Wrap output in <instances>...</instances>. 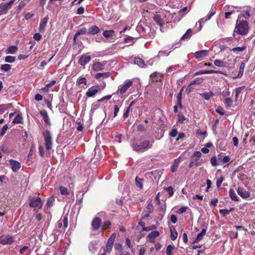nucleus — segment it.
<instances>
[{"mask_svg":"<svg viewBox=\"0 0 255 255\" xmlns=\"http://www.w3.org/2000/svg\"><path fill=\"white\" fill-rule=\"evenodd\" d=\"M143 181V179L138 178V177H136L135 178V184L137 187L141 189L142 188V182Z\"/></svg>","mask_w":255,"mask_h":255,"instance_id":"33","label":"nucleus"},{"mask_svg":"<svg viewBox=\"0 0 255 255\" xmlns=\"http://www.w3.org/2000/svg\"><path fill=\"white\" fill-rule=\"evenodd\" d=\"M110 73L109 72H105V73H99L96 74L95 76V78L96 79H99L101 77L104 78H108L110 76Z\"/></svg>","mask_w":255,"mask_h":255,"instance_id":"27","label":"nucleus"},{"mask_svg":"<svg viewBox=\"0 0 255 255\" xmlns=\"http://www.w3.org/2000/svg\"><path fill=\"white\" fill-rule=\"evenodd\" d=\"M9 163L13 172H16L20 169L21 165L18 161L11 159L10 160Z\"/></svg>","mask_w":255,"mask_h":255,"instance_id":"15","label":"nucleus"},{"mask_svg":"<svg viewBox=\"0 0 255 255\" xmlns=\"http://www.w3.org/2000/svg\"><path fill=\"white\" fill-rule=\"evenodd\" d=\"M134 63L141 68H144L145 67L144 61L140 58H135L134 59Z\"/></svg>","mask_w":255,"mask_h":255,"instance_id":"24","label":"nucleus"},{"mask_svg":"<svg viewBox=\"0 0 255 255\" xmlns=\"http://www.w3.org/2000/svg\"><path fill=\"white\" fill-rule=\"evenodd\" d=\"M161 75L160 74V73L158 72H154L153 74H152L150 76V78L152 81H161Z\"/></svg>","mask_w":255,"mask_h":255,"instance_id":"21","label":"nucleus"},{"mask_svg":"<svg viewBox=\"0 0 255 255\" xmlns=\"http://www.w3.org/2000/svg\"><path fill=\"white\" fill-rule=\"evenodd\" d=\"M171 51H168L167 50H161L159 52L158 56H168Z\"/></svg>","mask_w":255,"mask_h":255,"instance_id":"49","label":"nucleus"},{"mask_svg":"<svg viewBox=\"0 0 255 255\" xmlns=\"http://www.w3.org/2000/svg\"><path fill=\"white\" fill-rule=\"evenodd\" d=\"M59 190L60 191V193L62 195H67L69 194V192L68 191L66 187H64L63 186H60L59 187Z\"/></svg>","mask_w":255,"mask_h":255,"instance_id":"46","label":"nucleus"},{"mask_svg":"<svg viewBox=\"0 0 255 255\" xmlns=\"http://www.w3.org/2000/svg\"><path fill=\"white\" fill-rule=\"evenodd\" d=\"M15 0H10L9 2L6 3H1L0 4V8L3 10L4 11L7 13L8 10L10 9L13 3H14Z\"/></svg>","mask_w":255,"mask_h":255,"instance_id":"12","label":"nucleus"},{"mask_svg":"<svg viewBox=\"0 0 255 255\" xmlns=\"http://www.w3.org/2000/svg\"><path fill=\"white\" fill-rule=\"evenodd\" d=\"M96 244L94 242H91L89 245V250L92 253H94L96 251Z\"/></svg>","mask_w":255,"mask_h":255,"instance_id":"35","label":"nucleus"},{"mask_svg":"<svg viewBox=\"0 0 255 255\" xmlns=\"http://www.w3.org/2000/svg\"><path fill=\"white\" fill-rule=\"evenodd\" d=\"M91 60V57L90 56L84 54L81 56L79 60V63L82 66H84L89 63Z\"/></svg>","mask_w":255,"mask_h":255,"instance_id":"13","label":"nucleus"},{"mask_svg":"<svg viewBox=\"0 0 255 255\" xmlns=\"http://www.w3.org/2000/svg\"><path fill=\"white\" fill-rule=\"evenodd\" d=\"M153 143V141L150 143L149 140H145L140 142L139 144L133 143L131 144V146L134 151L142 152L144 150L150 148L152 146Z\"/></svg>","mask_w":255,"mask_h":255,"instance_id":"2","label":"nucleus"},{"mask_svg":"<svg viewBox=\"0 0 255 255\" xmlns=\"http://www.w3.org/2000/svg\"><path fill=\"white\" fill-rule=\"evenodd\" d=\"M42 135L44 137L46 149L47 150H51L53 144L51 133L48 130L46 129L43 132Z\"/></svg>","mask_w":255,"mask_h":255,"instance_id":"4","label":"nucleus"},{"mask_svg":"<svg viewBox=\"0 0 255 255\" xmlns=\"http://www.w3.org/2000/svg\"><path fill=\"white\" fill-rule=\"evenodd\" d=\"M166 191L168 192L170 197L173 195L174 192L173 188L171 186H169L166 188Z\"/></svg>","mask_w":255,"mask_h":255,"instance_id":"58","label":"nucleus"},{"mask_svg":"<svg viewBox=\"0 0 255 255\" xmlns=\"http://www.w3.org/2000/svg\"><path fill=\"white\" fill-rule=\"evenodd\" d=\"M22 118L20 114H17L12 121L14 124H20L21 123Z\"/></svg>","mask_w":255,"mask_h":255,"instance_id":"40","label":"nucleus"},{"mask_svg":"<svg viewBox=\"0 0 255 255\" xmlns=\"http://www.w3.org/2000/svg\"><path fill=\"white\" fill-rule=\"evenodd\" d=\"M192 34V30L191 29H188L185 33L181 37V40H185L189 39Z\"/></svg>","mask_w":255,"mask_h":255,"instance_id":"29","label":"nucleus"},{"mask_svg":"<svg viewBox=\"0 0 255 255\" xmlns=\"http://www.w3.org/2000/svg\"><path fill=\"white\" fill-rule=\"evenodd\" d=\"M116 237V234L115 233L113 234L109 239L108 244L113 245Z\"/></svg>","mask_w":255,"mask_h":255,"instance_id":"50","label":"nucleus"},{"mask_svg":"<svg viewBox=\"0 0 255 255\" xmlns=\"http://www.w3.org/2000/svg\"><path fill=\"white\" fill-rule=\"evenodd\" d=\"M215 13H216V8H215V7H214L213 6H212L209 14L207 15V17L206 18H202L199 20L198 23H199V25H200V29H201L202 28L201 23L202 22L206 21L210 19L215 14Z\"/></svg>","mask_w":255,"mask_h":255,"instance_id":"9","label":"nucleus"},{"mask_svg":"<svg viewBox=\"0 0 255 255\" xmlns=\"http://www.w3.org/2000/svg\"><path fill=\"white\" fill-rule=\"evenodd\" d=\"M68 219L66 215L62 216L60 220L58 222V226L59 228H61L63 225L65 228L68 227Z\"/></svg>","mask_w":255,"mask_h":255,"instance_id":"14","label":"nucleus"},{"mask_svg":"<svg viewBox=\"0 0 255 255\" xmlns=\"http://www.w3.org/2000/svg\"><path fill=\"white\" fill-rule=\"evenodd\" d=\"M201 156V153L200 151H196L191 157L190 160L195 163V166L197 167L201 164L199 162Z\"/></svg>","mask_w":255,"mask_h":255,"instance_id":"8","label":"nucleus"},{"mask_svg":"<svg viewBox=\"0 0 255 255\" xmlns=\"http://www.w3.org/2000/svg\"><path fill=\"white\" fill-rule=\"evenodd\" d=\"M43 201L38 196L30 197L29 198V205L34 210H39L43 206Z\"/></svg>","mask_w":255,"mask_h":255,"instance_id":"3","label":"nucleus"},{"mask_svg":"<svg viewBox=\"0 0 255 255\" xmlns=\"http://www.w3.org/2000/svg\"><path fill=\"white\" fill-rule=\"evenodd\" d=\"M224 103L226 108H229L232 107L233 100L230 98H227L224 101Z\"/></svg>","mask_w":255,"mask_h":255,"instance_id":"32","label":"nucleus"},{"mask_svg":"<svg viewBox=\"0 0 255 255\" xmlns=\"http://www.w3.org/2000/svg\"><path fill=\"white\" fill-rule=\"evenodd\" d=\"M159 235V233L157 231H154L150 232L147 236L148 238L149 239H154L158 237Z\"/></svg>","mask_w":255,"mask_h":255,"instance_id":"37","label":"nucleus"},{"mask_svg":"<svg viewBox=\"0 0 255 255\" xmlns=\"http://www.w3.org/2000/svg\"><path fill=\"white\" fill-rule=\"evenodd\" d=\"M17 47L16 46L12 45L8 47L6 50L7 54H14L17 51Z\"/></svg>","mask_w":255,"mask_h":255,"instance_id":"26","label":"nucleus"},{"mask_svg":"<svg viewBox=\"0 0 255 255\" xmlns=\"http://www.w3.org/2000/svg\"><path fill=\"white\" fill-rule=\"evenodd\" d=\"M208 50H207L198 51L195 53L194 56L197 59L202 58L207 56L208 54Z\"/></svg>","mask_w":255,"mask_h":255,"instance_id":"16","label":"nucleus"},{"mask_svg":"<svg viewBox=\"0 0 255 255\" xmlns=\"http://www.w3.org/2000/svg\"><path fill=\"white\" fill-rule=\"evenodd\" d=\"M249 30V23L246 20H237L234 32V35L237 33L242 35H247Z\"/></svg>","mask_w":255,"mask_h":255,"instance_id":"1","label":"nucleus"},{"mask_svg":"<svg viewBox=\"0 0 255 255\" xmlns=\"http://www.w3.org/2000/svg\"><path fill=\"white\" fill-rule=\"evenodd\" d=\"M177 237V233L174 229L173 230L170 229V238L172 241H175Z\"/></svg>","mask_w":255,"mask_h":255,"instance_id":"39","label":"nucleus"},{"mask_svg":"<svg viewBox=\"0 0 255 255\" xmlns=\"http://www.w3.org/2000/svg\"><path fill=\"white\" fill-rule=\"evenodd\" d=\"M48 20V16H46L43 19H42L40 21V23L39 27V31L40 32L43 31L45 29V27L46 26V24Z\"/></svg>","mask_w":255,"mask_h":255,"instance_id":"18","label":"nucleus"},{"mask_svg":"<svg viewBox=\"0 0 255 255\" xmlns=\"http://www.w3.org/2000/svg\"><path fill=\"white\" fill-rule=\"evenodd\" d=\"M101 225V220L99 217H96L95 218L92 222V227L94 231L98 230Z\"/></svg>","mask_w":255,"mask_h":255,"instance_id":"11","label":"nucleus"},{"mask_svg":"<svg viewBox=\"0 0 255 255\" xmlns=\"http://www.w3.org/2000/svg\"><path fill=\"white\" fill-rule=\"evenodd\" d=\"M229 196L231 199L235 201H239L240 200V198L237 195L235 191L233 189L229 190Z\"/></svg>","mask_w":255,"mask_h":255,"instance_id":"22","label":"nucleus"},{"mask_svg":"<svg viewBox=\"0 0 255 255\" xmlns=\"http://www.w3.org/2000/svg\"><path fill=\"white\" fill-rule=\"evenodd\" d=\"M104 68V65L101 62H96L93 65V69L95 71H100Z\"/></svg>","mask_w":255,"mask_h":255,"instance_id":"30","label":"nucleus"},{"mask_svg":"<svg viewBox=\"0 0 255 255\" xmlns=\"http://www.w3.org/2000/svg\"><path fill=\"white\" fill-rule=\"evenodd\" d=\"M11 68V65L8 64H3L0 67V70L3 72H8Z\"/></svg>","mask_w":255,"mask_h":255,"instance_id":"36","label":"nucleus"},{"mask_svg":"<svg viewBox=\"0 0 255 255\" xmlns=\"http://www.w3.org/2000/svg\"><path fill=\"white\" fill-rule=\"evenodd\" d=\"M226 62H224L220 60L217 59L214 61V65L218 67H224L226 65Z\"/></svg>","mask_w":255,"mask_h":255,"instance_id":"38","label":"nucleus"},{"mask_svg":"<svg viewBox=\"0 0 255 255\" xmlns=\"http://www.w3.org/2000/svg\"><path fill=\"white\" fill-rule=\"evenodd\" d=\"M187 209V207L185 206L182 207L180 208L177 211V213L179 214H182L184 213L186 210Z\"/></svg>","mask_w":255,"mask_h":255,"instance_id":"57","label":"nucleus"},{"mask_svg":"<svg viewBox=\"0 0 255 255\" xmlns=\"http://www.w3.org/2000/svg\"><path fill=\"white\" fill-rule=\"evenodd\" d=\"M200 95L204 99L208 100L213 95V93L212 92H210L208 93H202Z\"/></svg>","mask_w":255,"mask_h":255,"instance_id":"42","label":"nucleus"},{"mask_svg":"<svg viewBox=\"0 0 255 255\" xmlns=\"http://www.w3.org/2000/svg\"><path fill=\"white\" fill-rule=\"evenodd\" d=\"M40 115L42 116L44 122L49 126H50V122L47 113L46 111L43 110L40 112Z\"/></svg>","mask_w":255,"mask_h":255,"instance_id":"20","label":"nucleus"},{"mask_svg":"<svg viewBox=\"0 0 255 255\" xmlns=\"http://www.w3.org/2000/svg\"><path fill=\"white\" fill-rule=\"evenodd\" d=\"M220 213L223 216L225 217L229 214V211L227 209H221L220 210Z\"/></svg>","mask_w":255,"mask_h":255,"instance_id":"60","label":"nucleus"},{"mask_svg":"<svg viewBox=\"0 0 255 255\" xmlns=\"http://www.w3.org/2000/svg\"><path fill=\"white\" fill-rule=\"evenodd\" d=\"M177 218L175 215L172 214L170 216V221L173 224H175L177 222Z\"/></svg>","mask_w":255,"mask_h":255,"instance_id":"64","label":"nucleus"},{"mask_svg":"<svg viewBox=\"0 0 255 255\" xmlns=\"http://www.w3.org/2000/svg\"><path fill=\"white\" fill-rule=\"evenodd\" d=\"M238 194L243 199H247L250 198V199H253L255 195L252 196L251 193L247 191L245 188L239 187L237 189Z\"/></svg>","mask_w":255,"mask_h":255,"instance_id":"6","label":"nucleus"},{"mask_svg":"<svg viewBox=\"0 0 255 255\" xmlns=\"http://www.w3.org/2000/svg\"><path fill=\"white\" fill-rule=\"evenodd\" d=\"M7 129H8L7 125H5L1 129V132L0 133V136H3L5 133Z\"/></svg>","mask_w":255,"mask_h":255,"instance_id":"54","label":"nucleus"},{"mask_svg":"<svg viewBox=\"0 0 255 255\" xmlns=\"http://www.w3.org/2000/svg\"><path fill=\"white\" fill-rule=\"evenodd\" d=\"M88 31L86 28L82 27L76 32V36L87 34Z\"/></svg>","mask_w":255,"mask_h":255,"instance_id":"44","label":"nucleus"},{"mask_svg":"<svg viewBox=\"0 0 255 255\" xmlns=\"http://www.w3.org/2000/svg\"><path fill=\"white\" fill-rule=\"evenodd\" d=\"M185 119V117L184 115H179L178 116V121L181 124H182Z\"/></svg>","mask_w":255,"mask_h":255,"instance_id":"56","label":"nucleus"},{"mask_svg":"<svg viewBox=\"0 0 255 255\" xmlns=\"http://www.w3.org/2000/svg\"><path fill=\"white\" fill-rule=\"evenodd\" d=\"M220 71H214V70H203L202 71L198 72L196 74H217L220 73Z\"/></svg>","mask_w":255,"mask_h":255,"instance_id":"31","label":"nucleus"},{"mask_svg":"<svg viewBox=\"0 0 255 255\" xmlns=\"http://www.w3.org/2000/svg\"><path fill=\"white\" fill-rule=\"evenodd\" d=\"M174 246L172 245H168L166 248V254L167 255H172V251L174 249Z\"/></svg>","mask_w":255,"mask_h":255,"instance_id":"51","label":"nucleus"},{"mask_svg":"<svg viewBox=\"0 0 255 255\" xmlns=\"http://www.w3.org/2000/svg\"><path fill=\"white\" fill-rule=\"evenodd\" d=\"M134 40V37H131V36H129V37H127V38L124 39V42L125 43H130V42H132L133 43V41Z\"/></svg>","mask_w":255,"mask_h":255,"instance_id":"55","label":"nucleus"},{"mask_svg":"<svg viewBox=\"0 0 255 255\" xmlns=\"http://www.w3.org/2000/svg\"><path fill=\"white\" fill-rule=\"evenodd\" d=\"M14 241L13 238L10 236L2 235L0 237V244L4 245H10Z\"/></svg>","mask_w":255,"mask_h":255,"instance_id":"7","label":"nucleus"},{"mask_svg":"<svg viewBox=\"0 0 255 255\" xmlns=\"http://www.w3.org/2000/svg\"><path fill=\"white\" fill-rule=\"evenodd\" d=\"M7 107L8 106L6 105H1L0 106V114H2Z\"/></svg>","mask_w":255,"mask_h":255,"instance_id":"63","label":"nucleus"},{"mask_svg":"<svg viewBox=\"0 0 255 255\" xmlns=\"http://www.w3.org/2000/svg\"><path fill=\"white\" fill-rule=\"evenodd\" d=\"M180 66H179V65H173V66H170L169 67H168L167 69L166 72H172L175 71L177 70V69Z\"/></svg>","mask_w":255,"mask_h":255,"instance_id":"45","label":"nucleus"},{"mask_svg":"<svg viewBox=\"0 0 255 255\" xmlns=\"http://www.w3.org/2000/svg\"><path fill=\"white\" fill-rule=\"evenodd\" d=\"M211 163L212 166H216V165L219 164V162L217 161V157L216 156H214L211 159Z\"/></svg>","mask_w":255,"mask_h":255,"instance_id":"52","label":"nucleus"},{"mask_svg":"<svg viewBox=\"0 0 255 255\" xmlns=\"http://www.w3.org/2000/svg\"><path fill=\"white\" fill-rule=\"evenodd\" d=\"M153 19L154 21L159 25L163 26L164 24V21L163 19L161 18L160 15L157 14H155L154 15L153 17Z\"/></svg>","mask_w":255,"mask_h":255,"instance_id":"19","label":"nucleus"},{"mask_svg":"<svg viewBox=\"0 0 255 255\" xmlns=\"http://www.w3.org/2000/svg\"><path fill=\"white\" fill-rule=\"evenodd\" d=\"M243 89H244V87H238L235 89V100L236 101H237L238 100V97H239V95L241 94V93Z\"/></svg>","mask_w":255,"mask_h":255,"instance_id":"34","label":"nucleus"},{"mask_svg":"<svg viewBox=\"0 0 255 255\" xmlns=\"http://www.w3.org/2000/svg\"><path fill=\"white\" fill-rule=\"evenodd\" d=\"M178 132L176 129H173L169 133L171 137H175L177 135Z\"/></svg>","mask_w":255,"mask_h":255,"instance_id":"62","label":"nucleus"},{"mask_svg":"<svg viewBox=\"0 0 255 255\" xmlns=\"http://www.w3.org/2000/svg\"><path fill=\"white\" fill-rule=\"evenodd\" d=\"M216 111L217 113H218L219 114H220L221 116H223L225 114V111H224L223 108L221 107H218L216 109Z\"/></svg>","mask_w":255,"mask_h":255,"instance_id":"53","label":"nucleus"},{"mask_svg":"<svg viewBox=\"0 0 255 255\" xmlns=\"http://www.w3.org/2000/svg\"><path fill=\"white\" fill-rule=\"evenodd\" d=\"M111 225V222L109 221H107L104 223L101 227V229L102 231H104L107 229L108 227H109Z\"/></svg>","mask_w":255,"mask_h":255,"instance_id":"48","label":"nucleus"},{"mask_svg":"<svg viewBox=\"0 0 255 255\" xmlns=\"http://www.w3.org/2000/svg\"><path fill=\"white\" fill-rule=\"evenodd\" d=\"M33 38L36 41H39L42 38V36L39 33H36L33 35Z\"/></svg>","mask_w":255,"mask_h":255,"instance_id":"61","label":"nucleus"},{"mask_svg":"<svg viewBox=\"0 0 255 255\" xmlns=\"http://www.w3.org/2000/svg\"><path fill=\"white\" fill-rule=\"evenodd\" d=\"M55 84L56 81L52 80L50 83L46 84L44 88L41 89V90L44 92L47 93L49 91L50 88L54 85Z\"/></svg>","mask_w":255,"mask_h":255,"instance_id":"25","label":"nucleus"},{"mask_svg":"<svg viewBox=\"0 0 255 255\" xmlns=\"http://www.w3.org/2000/svg\"><path fill=\"white\" fill-rule=\"evenodd\" d=\"M246 48V46H243L242 47H237L232 49V51L234 52H242L245 50Z\"/></svg>","mask_w":255,"mask_h":255,"instance_id":"47","label":"nucleus"},{"mask_svg":"<svg viewBox=\"0 0 255 255\" xmlns=\"http://www.w3.org/2000/svg\"><path fill=\"white\" fill-rule=\"evenodd\" d=\"M100 31V28L98 26L93 25L89 28L87 34L89 35H95L99 33Z\"/></svg>","mask_w":255,"mask_h":255,"instance_id":"17","label":"nucleus"},{"mask_svg":"<svg viewBox=\"0 0 255 255\" xmlns=\"http://www.w3.org/2000/svg\"><path fill=\"white\" fill-rule=\"evenodd\" d=\"M223 180H224V178L223 176H221L219 178H218L217 179V180L216 181V185L218 188L221 186Z\"/></svg>","mask_w":255,"mask_h":255,"instance_id":"59","label":"nucleus"},{"mask_svg":"<svg viewBox=\"0 0 255 255\" xmlns=\"http://www.w3.org/2000/svg\"><path fill=\"white\" fill-rule=\"evenodd\" d=\"M133 81L131 80H126L123 85L119 86L117 93L121 95L125 93L128 89L132 85Z\"/></svg>","mask_w":255,"mask_h":255,"instance_id":"5","label":"nucleus"},{"mask_svg":"<svg viewBox=\"0 0 255 255\" xmlns=\"http://www.w3.org/2000/svg\"><path fill=\"white\" fill-rule=\"evenodd\" d=\"M82 84H84L85 85H86L87 80L86 78L83 77H80L78 79L77 81V85L80 86Z\"/></svg>","mask_w":255,"mask_h":255,"instance_id":"43","label":"nucleus"},{"mask_svg":"<svg viewBox=\"0 0 255 255\" xmlns=\"http://www.w3.org/2000/svg\"><path fill=\"white\" fill-rule=\"evenodd\" d=\"M100 90L99 86H92L87 91L86 95L88 97H91L95 95Z\"/></svg>","mask_w":255,"mask_h":255,"instance_id":"10","label":"nucleus"},{"mask_svg":"<svg viewBox=\"0 0 255 255\" xmlns=\"http://www.w3.org/2000/svg\"><path fill=\"white\" fill-rule=\"evenodd\" d=\"M115 32L114 30H105L104 31L103 35L105 38H110L113 37Z\"/></svg>","mask_w":255,"mask_h":255,"instance_id":"23","label":"nucleus"},{"mask_svg":"<svg viewBox=\"0 0 255 255\" xmlns=\"http://www.w3.org/2000/svg\"><path fill=\"white\" fill-rule=\"evenodd\" d=\"M206 232V229H203L202 230L201 232L198 234L194 242L197 243V242L201 241L203 239L204 236L205 235Z\"/></svg>","mask_w":255,"mask_h":255,"instance_id":"28","label":"nucleus"},{"mask_svg":"<svg viewBox=\"0 0 255 255\" xmlns=\"http://www.w3.org/2000/svg\"><path fill=\"white\" fill-rule=\"evenodd\" d=\"M15 60V57L12 56H7L4 58L5 62L7 63H13Z\"/></svg>","mask_w":255,"mask_h":255,"instance_id":"41","label":"nucleus"}]
</instances>
